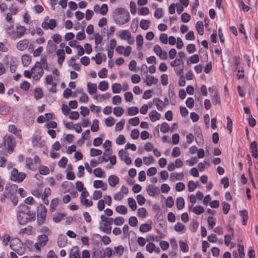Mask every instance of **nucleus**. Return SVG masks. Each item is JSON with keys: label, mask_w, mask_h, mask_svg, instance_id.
Here are the masks:
<instances>
[{"label": "nucleus", "mask_w": 258, "mask_h": 258, "mask_svg": "<svg viewBox=\"0 0 258 258\" xmlns=\"http://www.w3.org/2000/svg\"><path fill=\"white\" fill-rule=\"evenodd\" d=\"M17 218L20 224L24 225L30 221H34L35 214L34 212L31 211L27 206L21 205L18 207Z\"/></svg>", "instance_id": "1"}, {"label": "nucleus", "mask_w": 258, "mask_h": 258, "mask_svg": "<svg viewBox=\"0 0 258 258\" xmlns=\"http://www.w3.org/2000/svg\"><path fill=\"white\" fill-rule=\"evenodd\" d=\"M113 17L115 23L117 25H124L130 20V14L127 11L122 8L114 9Z\"/></svg>", "instance_id": "2"}, {"label": "nucleus", "mask_w": 258, "mask_h": 258, "mask_svg": "<svg viewBox=\"0 0 258 258\" xmlns=\"http://www.w3.org/2000/svg\"><path fill=\"white\" fill-rule=\"evenodd\" d=\"M48 241V237L46 235H38L36 237V242L33 244V248L35 252L40 253L42 248L46 245Z\"/></svg>", "instance_id": "3"}, {"label": "nucleus", "mask_w": 258, "mask_h": 258, "mask_svg": "<svg viewBox=\"0 0 258 258\" xmlns=\"http://www.w3.org/2000/svg\"><path fill=\"white\" fill-rule=\"evenodd\" d=\"M10 247L13 250L20 255H23L25 252L26 248L23 243L18 238H12L11 240Z\"/></svg>", "instance_id": "4"}, {"label": "nucleus", "mask_w": 258, "mask_h": 258, "mask_svg": "<svg viewBox=\"0 0 258 258\" xmlns=\"http://www.w3.org/2000/svg\"><path fill=\"white\" fill-rule=\"evenodd\" d=\"M2 146L8 152H12L15 146V142L14 137L11 135L5 136Z\"/></svg>", "instance_id": "5"}, {"label": "nucleus", "mask_w": 258, "mask_h": 258, "mask_svg": "<svg viewBox=\"0 0 258 258\" xmlns=\"http://www.w3.org/2000/svg\"><path fill=\"white\" fill-rule=\"evenodd\" d=\"M26 174L23 172H19L16 168H14L11 173L10 179L12 181L17 183L22 182L26 178Z\"/></svg>", "instance_id": "6"}, {"label": "nucleus", "mask_w": 258, "mask_h": 258, "mask_svg": "<svg viewBox=\"0 0 258 258\" xmlns=\"http://www.w3.org/2000/svg\"><path fill=\"white\" fill-rule=\"evenodd\" d=\"M46 209L42 205H40L37 208V222L41 225L44 223L46 217Z\"/></svg>", "instance_id": "7"}, {"label": "nucleus", "mask_w": 258, "mask_h": 258, "mask_svg": "<svg viewBox=\"0 0 258 258\" xmlns=\"http://www.w3.org/2000/svg\"><path fill=\"white\" fill-rule=\"evenodd\" d=\"M33 78L35 80H38L42 76L44 71L42 67L39 66V63H35L32 68Z\"/></svg>", "instance_id": "8"}, {"label": "nucleus", "mask_w": 258, "mask_h": 258, "mask_svg": "<svg viewBox=\"0 0 258 258\" xmlns=\"http://www.w3.org/2000/svg\"><path fill=\"white\" fill-rule=\"evenodd\" d=\"M26 29L24 26H19L17 27L16 31L9 32V35H12V38L17 39L23 37L26 33Z\"/></svg>", "instance_id": "9"}, {"label": "nucleus", "mask_w": 258, "mask_h": 258, "mask_svg": "<svg viewBox=\"0 0 258 258\" xmlns=\"http://www.w3.org/2000/svg\"><path fill=\"white\" fill-rule=\"evenodd\" d=\"M105 218V216L103 215H102L100 216L101 221L99 223V229L104 232L106 234H110L111 231V226H109L108 223H106L104 221V218Z\"/></svg>", "instance_id": "10"}, {"label": "nucleus", "mask_w": 258, "mask_h": 258, "mask_svg": "<svg viewBox=\"0 0 258 258\" xmlns=\"http://www.w3.org/2000/svg\"><path fill=\"white\" fill-rule=\"evenodd\" d=\"M45 21L42 23L41 27L45 30L50 29L53 30L56 25V22L54 19H48L47 17L45 18Z\"/></svg>", "instance_id": "11"}, {"label": "nucleus", "mask_w": 258, "mask_h": 258, "mask_svg": "<svg viewBox=\"0 0 258 258\" xmlns=\"http://www.w3.org/2000/svg\"><path fill=\"white\" fill-rule=\"evenodd\" d=\"M153 50L161 59L165 60L167 59V54L166 52L162 50L161 47L159 45H155L154 46Z\"/></svg>", "instance_id": "12"}, {"label": "nucleus", "mask_w": 258, "mask_h": 258, "mask_svg": "<svg viewBox=\"0 0 258 258\" xmlns=\"http://www.w3.org/2000/svg\"><path fill=\"white\" fill-rule=\"evenodd\" d=\"M108 6L106 4H103L101 7L99 5H95L93 7V10L97 14L105 15L108 12Z\"/></svg>", "instance_id": "13"}, {"label": "nucleus", "mask_w": 258, "mask_h": 258, "mask_svg": "<svg viewBox=\"0 0 258 258\" xmlns=\"http://www.w3.org/2000/svg\"><path fill=\"white\" fill-rule=\"evenodd\" d=\"M105 203L108 205H110L111 203V198L109 196H106L104 198V200H100L97 204V208L100 211H102L105 207Z\"/></svg>", "instance_id": "14"}, {"label": "nucleus", "mask_w": 258, "mask_h": 258, "mask_svg": "<svg viewBox=\"0 0 258 258\" xmlns=\"http://www.w3.org/2000/svg\"><path fill=\"white\" fill-rule=\"evenodd\" d=\"M146 250L149 253L155 252L156 254H159L160 252L159 247L157 246L153 242H149L146 245Z\"/></svg>", "instance_id": "15"}, {"label": "nucleus", "mask_w": 258, "mask_h": 258, "mask_svg": "<svg viewBox=\"0 0 258 258\" xmlns=\"http://www.w3.org/2000/svg\"><path fill=\"white\" fill-rule=\"evenodd\" d=\"M29 44V40L27 39H23L17 42L16 44V48L18 50L23 51L27 49Z\"/></svg>", "instance_id": "16"}, {"label": "nucleus", "mask_w": 258, "mask_h": 258, "mask_svg": "<svg viewBox=\"0 0 258 258\" xmlns=\"http://www.w3.org/2000/svg\"><path fill=\"white\" fill-rule=\"evenodd\" d=\"M88 196L89 195H81L80 197L82 205L87 207H90L93 204L91 198Z\"/></svg>", "instance_id": "17"}, {"label": "nucleus", "mask_w": 258, "mask_h": 258, "mask_svg": "<svg viewBox=\"0 0 258 258\" xmlns=\"http://www.w3.org/2000/svg\"><path fill=\"white\" fill-rule=\"evenodd\" d=\"M144 81L147 86H151L152 84H156L158 82V79L153 76L146 75L143 79Z\"/></svg>", "instance_id": "18"}, {"label": "nucleus", "mask_w": 258, "mask_h": 258, "mask_svg": "<svg viewBox=\"0 0 258 258\" xmlns=\"http://www.w3.org/2000/svg\"><path fill=\"white\" fill-rule=\"evenodd\" d=\"M56 54L58 56L57 59V63L59 65L60 67L62 66V64L65 59V52L64 50L62 49H57Z\"/></svg>", "instance_id": "19"}, {"label": "nucleus", "mask_w": 258, "mask_h": 258, "mask_svg": "<svg viewBox=\"0 0 258 258\" xmlns=\"http://www.w3.org/2000/svg\"><path fill=\"white\" fill-rule=\"evenodd\" d=\"M68 239L67 237L62 234L58 236L57 240V244L59 247H63L67 244Z\"/></svg>", "instance_id": "20"}, {"label": "nucleus", "mask_w": 258, "mask_h": 258, "mask_svg": "<svg viewBox=\"0 0 258 258\" xmlns=\"http://www.w3.org/2000/svg\"><path fill=\"white\" fill-rule=\"evenodd\" d=\"M152 228V221H149V223L141 224L139 230L141 232L145 233L150 231Z\"/></svg>", "instance_id": "21"}, {"label": "nucleus", "mask_w": 258, "mask_h": 258, "mask_svg": "<svg viewBox=\"0 0 258 258\" xmlns=\"http://www.w3.org/2000/svg\"><path fill=\"white\" fill-rule=\"evenodd\" d=\"M131 33L128 30H124L119 32V37L123 40H126L131 38Z\"/></svg>", "instance_id": "22"}, {"label": "nucleus", "mask_w": 258, "mask_h": 258, "mask_svg": "<svg viewBox=\"0 0 258 258\" xmlns=\"http://www.w3.org/2000/svg\"><path fill=\"white\" fill-rule=\"evenodd\" d=\"M250 150L253 157L256 158L258 157V150L257 144L255 141H253L250 145Z\"/></svg>", "instance_id": "23"}, {"label": "nucleus", "mask_w": 258, "mask_h": 258, "mask_svg": "<svg viewBox=\"0 0 258 258\" xmlns=\"http://www.w3.org/2000/svg\"><path fill=\"white\" fill-rule=\"evenodd\" d=\"M33 233V227L31 226H28L27 227L22 228L20 230L19 233L22 236L25 235H30Z\"/></svg>", "instance_id": "24"}, {"label": "nucleus", "mask_w": 258, "mask_h": 258, "mask_svg": "<svg viewBox=\"0 0 258 258\" xmlns=\"http://www.w3.org/2000/svg\"><path fill=\"white\" fill-rule=\"evenodd\" d=\"M87 90L90 95H92L96 93L97 91V85L95 83L88 82L87 84Z\"/></svg>", "instance_id": "25"}, {"label": "nucleus", "mask_w": 258, "mask_h": 258, "mask_svg": "<svg viewBox=\"0 0 258 258\" xmlns=\"http://www.w3.org/2000/svg\"><path fill=\"white\" fill-rule=\"evenodd\" d=\"M150 119L152 121L158 120L161 116V115L156 110H152L149 113Z\"/></svg>", "instance_id": "26"}, {"label": "nucleus", "mask_w": 258, "mask_h": 258, "mask_svg": "<svg viewBox=\"0 0 258 258\" xmlns=\"http://www.w3.org/2000/svg\"><path fill=\"white\" fill-rule=\"evenodd\" d=\"M57 48V46L55 44L52 40H49L47 42L46 47V50L49 53H52L55 51Z\"/></svg>", "instance_id": "27"}, {"label": "nucleus", "mask_w": 258, "mask_h": 258, "mask_svg": "<svg viewBox=\"0 0 258 258\" xmlns=\"http://www.w3.org/2000/svg\"><path fill=\"white\" fill-rule=\"evenodd\" d=\"M69 258H81L77 246H75L71 249L69 254Z\"/></svg>", "instance_id": "28"}, {"label": "nucleus", "mask_w": 258, "mask_h": 258, "mask_svg": "<svg viewBox=\"0 0 258 258\" xmlns=\"http://www.w3.org/2000/svg\"><path fill=\"white\" fill-rule=\"evenodd\" d=\"M93 185L95 188H100L105 190L107 189V185L102 180H96L94 181Z\"/></svg>", "instance_id": "29"}, {"label": "nucleus", "mask_w": 258, "mask_h": 258, "mask_svg": "<svg viewBox=\"0 0 258 258\" xmlns=\"http://www.w3.org/2000/svg\"><path fill=\"white\" fill-rule=\"evenodd\" d=\"M184 177V174L182 172H173L170 174V179L172 181L175 180H181Z\"/></svg>", "instance_id": "30"}, {"label": "nucleus", "mask_w": 258, "mask_h": 258, "mask_svg": "<svg viewBox=\"0 0 258 258\" xmlns=\"http://www.w3.org/2000/svg\"><path fill=\"white\" fill-rule=\"evenodd\" d=\"M92 258H105L102 250L99 248H94L93 250Z\"/></svg>", "instance_id": "31"}, {"label": "nucleus", "mask_w": 258, "mask_h": 258, "mask_svg": "<svg viewBox=\"0 0 258 258\" xmlns=\"http://www.w3.org/2000/svg\"><path fill=\"white\" fill-rule=\"evenodd\" d=\"M108 183L111 186H115L119 182V178L115 175H111L108 177Z\"/></svg>", "instance_id": "32"}, {"label": "nucleus", "mask_w": 258, "mask_h": 258, "mask_svg": "<svg viewBox=\"0 0 258 258\" xmlns=\"http://www.w3.org/2000/svg\"><path fill=\"white\" fill-rule=\"evenodd\" d=\"M9 131L10 133H12L19 137L20 139L22 138V136L21 134V131L17 130L16 126L14 125H10L9 126Z\"/></svg>", "instance_id": "33"}, {"label": "nucleus", "mask_w": 258, "mask_h": 258, "mask_svg": "<svg viewBox=\"0 0 258 258\" xmlns=\"http://www.w3.org/2000/svg\"><path fill=\"white\" fill-rule=\"evenodd\" d=\"M136 39L137 45V49L139 50H141L142 49L144 42L143 37L141 35L139 34L136 36Z\"/></svg>", "instance_id": "34"}, {"label": "nucleus", "mask_w": 258, "mask_h": 258, "mask_svg": "<svg viewBox=\"0 0 258 258\" xmlns=\"http://www.w3.org/2000/svg\"><path fill=\"white\" fill-rule=\"evenodd\" d=\"M150 24V20L142 19L140 21V27L143 30H146L149 28Z\"/></svg>", "instance_id": "35"}, {"label": "nucleus", "mask_w": 258, "mask_h": 258, "mask_svg": "<svg viewBox=\"0 0 258 258\" xmlns=\"http://www.w3.org/2000/svg\"><path fill=\"white\" fill-rule=\"evenodd\" d=\"M31 58L30 56L27 54H24L22 56V62L24 66L27 67L30 63Z\"/></svg>", "instance_id": "36"}, {"label": "nucleus", "mask_w": 258, "mask_h": 258, "mask_svg": "<svg viewBox=\"0 0 258 258\" xmlns=\"http://www.w3.org/2000/svg\"><path fill=\"white\" fill-rule=\"evenodd\" d=\"M24 191V190L23 188H18V186L16 184H13L10 186V194H14V192L22 194Z\"/></svg>", "instance_id": "37"}, {"label": "nucleus", "mask_w": 258, "mask_h": 258, "mask_svg": "<svg viewBox=\"0 0 258 258\" xmlns=\"http://www.w3.org/2000/svg\"><path fill=\"white\" fill-rule=\"evenodd\" d=\"M179 247L181 250L183 252H187L189 250L188 246L186 241L180 240L179 241Z\"/></svg>", "instance_id": "38"}, {"label": "nucleus", "mask_w": 258, "mask_h": 258, "mask_svg": "<svg viewBox=\"0 0 258 258\" xmlns=\"http://www.w3.org/2000/svg\"><path fill=\"white\" fill-rule=\"evenodd\" d=\"M93 173L97 177L104 178L105 176L104 171L100 168H97L94 169Z\"/></svg>", "instance_id": "39"}, {"label": "nucleus", "mask_w": 258, "mask_h": 258, "mask_svg": "<svg viewBox=\"0 0 258 258\" xmlns=\"http://www.w3.org/2000/svg\"><path fill=\"white\" fill-rule=\"evenodd\" d=\"M39 232L42 233L41 235H46L47 237L51 234V230L45 226H42L39 229Z\"/></svg>", "instance_id": "40"}, {"label": "nucleus", "mask_w": 258, "mask_h": 258, "mask_svg": "<svg viewBox=\"0 0 258 258\" xmlns=\"http://www.w3.org/2000/svg\"><path fill=\"white\" fill-rule=\"evenodd\" d=\"M196 28L198 31V33L200 35H202L204 33V28L203 23L202 21H198L196 23Z\"/></svg>", "instance_id": "41"}, {"label": "nucleus", "mask_w": 258, "mask_h": 258, "mask_svg": "<svg viewBox=\"0 0 258 258\" xmlns=\"http://www.w3.org/2000/svg\"><path fill=\"white\" fill-rule=\"evenodd\" d=\"M229 230L231 231V234H226L224 236V242L226 246H228L230 243V241L231 239V237L233 235V232L232 228L231 227H229Z\"/></svg>", "instance_id": "42"}, {"label": "nucleus", "mask_w": 258, "mask_h": 258, "mask_svg": "<svg viewBox=\"0 0 258 258\" xmlns=\"http://www.w3.org/2000/svg\"><path fill=\"white\" fill-rule=\"evenodd\" d=\"M154 103L156 104L157 109L159 111H162L165 106H164V103L162 100L159 99H155L153 100Z\"/></svg>", "instance_id": "43"}, {"label": "nucleus", "mask_w": 258, "mask_h": 258, "mask_svg": "<svg viewBox=\"0 0 258 258\" xmlns=\"http://www.w3.org/2000/svg\"><path fill=\"white\" fill-rule=\"evenodd\" d=\"M108 83L106 81H101L98 85V88L102 91H105L108 89Z\"/></svg>", "instance_id": "44"}, {"label": "nucleus", "mask_w": 258, "mask_h": 258, "mask_svg": "<svg viewBox=\"0 0 258 258\" xmlns=\"http://www.w3.org/2000/svg\"><path fill=\"white\" fill-rule=\"evenodd\" d=\"M121 89V84L119 83H114L112 85V90L113 93H119Z\"/></svg>", "instance_id": "45"}, {"label": "nucleus", "mask_w": 258, "mask_h": 258, "mask_svg": "<svg viewBox=\"0 0 258 258\" xmlns=\"http://www.w3.org/2000/svg\"><path fill=\"white\" fill-rule=\"evenodd\" d=\"M115 211L120 214L125 215L127 213V208L123 205L118 206L116 207Z\"/></svg>", "instance_id": "46"}, {"label": "nucleus", "mask_w": 258, "mask_h": 258, "mask_svg": "<svg viewBox=\"0 0 258 258\" xmlns=\"http://www.w3.org/2000/svg\"><path fill=\"white\" fill-rule=\"evenodd\" d=\"M240 215L242 217V224L246 225L248 219L247 212L246 210L241 211L240 212Z\"/></svg>", "instance_id": "47"}, {"label": "nucleus", "mask_w": 258, "mask_h": 258, "mask_svg": "<svg viewBox=\"0 0 258 258\" xmlns=\"http://www.w3.org/2000/svg\"><path fill=\"white\" fill-rule=\"evenodd\" d=\"M125 124L124 119H121L120 121L117 122L115 126V130L116 132H119L122 130Z\"/></svg>", "instance_id": "48"}, {"label": "nucleus", "mask_w": 258, "mask_h": 258, "mask_svg": "<svg viewBox=\"0 0 258 258\" xmlns=\"http://www.w3.org/2000/svg\"><path fill=\"white\" fill-rule=\"evenodd\" d=\"M124 112L123 109L121 107H115L113 109V113L116 116H120Z\"/></svg>", "instance_id": "49"}, {"label": "nucleus", "mask_w": 258, "mask_h": 258, "mask_svg": "<svg viewBox=\"0 0 258 258\" xmlns=\"http://www.w3.org/2000/svg\"><path fill=\"white\" fill-rule=\"evenodd\" d=\"M64 216V214L58 213L53 217L52 220L54 222L58 223L63 219Z\"/></svg>", "instance_id": "50"}, {"label": "nucleus", "mask_w": 258, "mask_h": 258, "mask_svg": "<svg viewBox=\"0 0 258 258\" xmlns=\"http://www.w3.org/2000/svg\"><path fill=\"white\" fill-rule=\"evenodd\" d=\"M39 173L42 175H47L49 173V169L45 166H40L39 167Z\"/></svg>", "instance_id": "51"}, {"label": "nucleus", "mask_w": 258, "mask_h": 258, "mask_svg": "<svg viewBox=\"0 0 258 258\" xmlns=\"http://www.w3.org/2000/svg\"><path fill=\"white\" fill-rule=\"evenodd\" d=\"M128 114L131 116L135 115L138 113L139 109L137 107H131L127 109Z\"/></svg>", "instance_id": "52"}, {"label": "nucleus", "mask_w": 258, "mask_h": 258, "mask_svg": "<svg viewBox=\"0 0 258 258\" xmlns=\"http://www.w3.org/2000/svg\"><path fill=\"white\" fill-rule=\"evenodd\" d=\"M128 204L129 207L132 209V210L135 211L137 209V205L135 200L132 198H129L127 200Z\"/></svg>", "instance_id": "53"}, {"label": "nucleus", "mask_w": 258, "mask_h": 258, "mask_svg": "<svg viewBox=\"0 0 258 258\" xmlns=\"http://www.w3.org/2000/svg\"><path fill=\"white\" fill-rule=\"evenodd\" d=\"M212 101L214 104H220V98L218 96V94L217 91H215V93L212 96Z\"/></svg>", "instance_id": "54"}, {"label": "nucleus", "mask_w": 258, "mask_h": 258, "mask_svg": "<svg viewBox=\"0 0 258 258\" xmlns=\"http://www.w3.org/2000/svg\"><path fill=\"white\" fill-rule=\"evenodd\" d=\"M58 204V200L57 199H53L50 204V210L51 212H54L56 210V208Z\"/></svg>", "instance_id": "55"}, {"label": "nucleus", "mask_w": 258, "mask_h": 258, "mask_svg": "<svg viewBox=\"0 0 258 258\" xmlns=\"http://www.w3.org/2000/svg\"><path fill=\"white\" fill-rule=\"evenodd\" d=\"M102 152L101 150L95 149V148H91L90 150V156L91 157H94V156H99L102 154Z\"/></svg>", "instance_id": "56"}, {"label": "nucleus", "mask_w": 258, "mask_h": 258, "mask_svg": "<svg viewBox=\"0 0 258 258\" xmlns=\"http://www.w3.org/2000/svg\"><path fill=\"white\" fill-rule=\"evenodd\" d=\"M91 131L93 132H97L99 130V121L95 119L93 121L92 125L91 127Z\"/></svg>", "instance_id": "57"}, {"label": "nucleus", "mask_w": 258, "mask_h": 258, "mask_svg": "<svg viewBox=\"0 0 258 258\" xmlns=\"http://www.w3.org/2000/svg\"><path fill=\"white\" fill-rule=\"evenodd\" d=\"M176 206H177V208L179 210L182 209L184 207V201L183 198H179L177 199Z\"/></svg>", "instance_id": "58"}, {"label": "nucleus", "mask_w": 258, "mask_h": 258, "mask_svg": "<svg viewBox=\"0 0 258 258\" xmlns=\"http://www.w3.org/2000/svg\"><path fill=\"white\" fill-rule=\"evenodd\" d=\"M92 59L95 61L96 64H100L102 61V55L100 53H98L95 56L92 57Z\"/></svg>", "instance_id": "59"}, {"label": "nucleus", "mask_w": 258, "mask_h": 258, "mask_svg": "<svg viewBox=\"0 0 258 258\" xmlns=\"http://www.w3.org/2000/svg\"><path fill=\"white\" fill-rule=\"evenodd\" d=\"M100 238L101 241L103 243V244L105 245H108L111 242V239L109 237L104 235V236H100Z\"/></svg>", "instance_id": "60"}, {"label": "nucleus", "mask_w": 258, "mask_h": 258, "mask_svg": "<svg viewBox=\"0 0 258 258\" xmlns=\"http://www.w3.org/2000/svg\"><path fill=\"white\" fill-rule=\"evenodd\" d=\"M6 198L10 199L15 206L17 204L18 199L15 195H7V196H6Z\"/></svg>", "instance_id": "61"}, {"label": "nucleus", "mask_w": 258, "mask_h": 258, "mask_svg": "<svg viewBox=\"0 0 258 258\" xmlns=\"http://www.w3.org/2000/svg\"><path fill=\"white\" fill-rule=\"evenodd\" d=\"M138 219L135 216H132L128 219V223L131 226H136L138 225Z\"/></svg>", "instance_id": "62"}, {"label": "nucleus", "mask_w": 258, "mask_h": 258, "mask_svg": "<svg viewBox=\"0 0 258 258\" xmlns=\"http://www.w3.org/2000/svg\"><path fill=\"white\" fill-rule=\"evenodd\" d=\"M113 222L115 225L120 226L124 223V219L122 217H117L114 219Z\"/></svg>", "instance_id": "63"}, {"label": "nucleus", "mask_w": 258, "mask_h": 258, "mask_svg": "<svg viewBox=\"0 0 258 258\" xmlns=\"http://www.w3.org/2000/svg\"><path fill=\"white\" fill-rule=\"evenodd\" d=\"M159 245L162 250H166L169 248V244L165 240H161L159 242Z\"/></svg>", "instance_id": "64"}]
</instances>
